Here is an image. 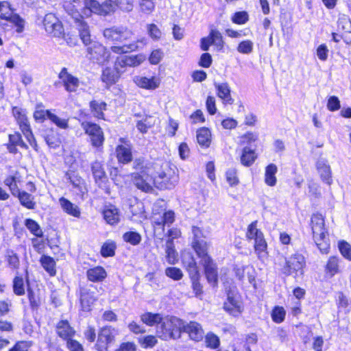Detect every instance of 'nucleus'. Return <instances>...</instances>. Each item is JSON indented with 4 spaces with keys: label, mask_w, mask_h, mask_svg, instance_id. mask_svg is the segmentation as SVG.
I'll use <instances>...</instances> for the list:
<instances>
[{
    "label": "nucleus",
    "mask_w": 351,
    "mask_h": 351,
    "mask_svg": "<svg viewBox=\"0 0 351 351\" xmlns=\"http://www.w3.org/2000/svg\"><path fill=\"white\" fill-rule=\"evenodd\" d=\"M201 264L204 267L205 274L208 282L213 287H215L217 284L218 277L217 267L215 264L213 263V259L210 260L208 263H203Z\"/></svg>",
    "instance_id": "aec40b11"
},
{
    "label": "nucleus",
    "mask_w": 351,
    "mask_h": 351,
    "mask_svg": "<svg viewBox=\"0 0 351 351\" xmlns=\"http://www.w3.org/2000/svg\"><path fill=\"white\" fill-rule=\"evenodd\" d=\"M123 239L125 242L136 245L141 242V236L136 232H128L123 235Z\"/></svg>",
    "instance_id": "de8ad7c7"
},
{
    "label": "nucleus",
    "mask_w": 351,
    "mask_h": 351,
    "mask_svg": "<svg viewBox=\"0 0 351 351\" xmlns=\"http://www.w3.org/2000/svg\"><path fill=\"white\" fill-rule=\"evenodd\" d=\"M175 214L173 211L169 210L165 212L163 215L162 219L161 221L156 222L158 225H162L164 226L166 224H171L174 221Z\"/></svg>",
    "instance_id": "338daca9"
},
{
    "label": "nucleus",
    "mask_w": 351,
    "mask_h": 351,
    "mask_svg": "<svg viewBox=\"0 0 351 351\" xmlns=\"http://www.w3.org/2000/svg\"><path fill=\"white\" fill-rule=\"evenodd\" d=\"M58 77L62 80L65 90L68 92H75L80 86L79 79L69 73L66 68L62 69Z\"/></svg>",
    "instance_id": "dca6fc26"
},
{
    "label": "nucleus",
    "mask_w": 351,
    "mask_h": 351,
    "mask_svg": "<svg viewBox=\"0 0 351 351\" xmlns=\"http://www.w3.org/2000/svg\"><path fill=\"white\" fill-rule=\"evenodd\" d=\"M45 141L47 144L51 148H56L60 145V140L59 138L53 133L47 134L45 137Z\"/></svg>",
    "instance_id": "774afa93"
},
{
    "label": "nucleus",
    "mask_w": 351,
    "mask_h": 351,
    "mask_svg": "<svg viewBox=\"0 0 351 351\" xmlns=\"http://www.w3.org/2000/svg\"><path fill=\"white\" fill-rule=\"evenodd\" d=\"M184 324L176 317L165 319L160 325L161 337L164 339L180 338L184 330Z\"/></svg>",
    "instance_id": "7ed1b4c3"
},
{
    "label": "nucleus",
    "mask_w": 351,
    "mask_h": 351,
    "mask_svg": "<svg viewBox=\"0 0 351 351\" xmlns=\"http://www.w3.org/2000/svg\"><path fill=\"white\" fill-rule=\"evenodd\" d=\"M133 82L136 86L147 90H155L159 87L160 80L158 77L152 76L147 77L141 75H136L133 77Z\"/></svg>",
    "instance_id": "f3484780"
},
{
    "label": "nucleus",
    "mask_w": 351,
    "mask_h": 351,
    "mask_svg": "<svg viewBox=\"0 0 351 351\" xmlns=\"http://www.w3.org/2000/svg\"><path fill=\"white\" fill-rule=\"evenodd\" d=\"M154 180H155L154 186L158 189H168L178 183V176L175 172H171V169H167V171L159 173Z\"/></svg>",
    "instance_id": "9b49d317"
},
{
    "label": "nucleus",
    "mask_w": 351,
    "mask_h": 351,
    "mask_svg": "<svg viewBox=\"0 0 351 351\" xmlns=\"http://www.w3.org/2000/svg\"><path fill=\"white\" fill-rule=\"evenodd\" d=\"M256 158L257 156L254 149L245 147L242 150L241 162L245 167H250L254 163Z\"/></svg>",
    "instance_id": "c756f323"
},
{
    "label": "nucleus",
    "mask_w": 351,
    "mask_h": 351,
    "mask_svg": "<svg viewBox=\"0 0 351 351\" xmlns=\"http://www.w3.org/2000/svg\"><path fill=\"white\" fill-rule=\"evenodd\" d=\"M103 215L106 222L110 225H114L120 220L119 210L112 205H110L104 209Z\"/></svg>",
    "instance_id": "a878e982"
},
{
    "label": "nucleus",
    "mask_w": 351,
    "mask_h": 351,
    "mask_svg": "<svg viewBox=\"0 0 351 351\" xmlns=\"http://www.w3.org/2000/svg\"><path fill=\"white\" fill-rule=\"evenodd\" d=\"M91 169L95 182L99 186H101L107 180V177L102 165L99 162L95 161L92 164Z\"/></svg>",
    "instance_id": "393cba45"
},
{
    "label": "nucleus",
    "mask_w": 351,
    "mask_h": 351,
    "mask_svg": "<svg viewBox=\"0 0 351 351\" xmlns=\"http://www.w3.org/2000/svg\"><path fill=\"white\" fill-rule=\"evenodd\" d=\"M311 230L313 240L323 254H328L330 249V241L328 232L325 228L324 219L321 214H313L311 217Z\"/></svg>",
    "instance_id": "f03ea898"
},
{
    "label": "nucleus",
    "mask_w": 351,
    "mask_h": 351,
    "mask_svg": "<svg viewBox=\"0 0 351 351\" xmlns=\"http://www.w3.org/2000/svg\"><path fill=\"white\" fill-rule=\"evenodd\" d=\"M246 237L248 240H254V250L258 257L263 256L267 249V243L263 232L257 228V221L252 222L247 227Z\"/></svg>",
    "instance_id": "39448f33"
},
{
    "label": "nucleus",
    "mask_w": 351,
    "mask_h": 351,
    "mask_svg": "<svg viewBox=\"0 0 351 351\" xmlns=\"http://www.w3.org/2000/svg\"><path fill=\"white\" fill-rule=\"evenodd\" d=\"M205 337L206 346L212 349L217 348L219 346L220 341L219 337L213 332H208Z\"/></svg>",
    "instance_id": "49530a36"
},
{
    "label": "nucleus",
    "mask_w": 351,
    "mask_h": 351,
    "mask_svg": "<svg viewBox=\"0 0 351 351\" xmlns=\"http://www.w3.org/2000/svg\"><path fill=\"white\" fill-rule=\"evenodd\" d=\"M13 291L17 295L25 293L24 281L22 277L16 276L13 281Z\"/></svg>",
    "instance_id": "09e8293b"
},
{
    "label": "nucleus",
    "mask_w": 351,
    "mask_h": 351,
    "mask_svg": "<svg viewBox=\"0 0 351 351\" xmlns=\"http://www.w3.org/2000/svg\"><path fill=\"white\" fill-rule=\"evenodd\" d=\"M254 48L253 43L250 40L241 42L238 47L237 51L243 54H249L252 52Z\"/></svg>",
    "instance_id": "603ef678"
},
{
    "label": "nucleus",
    "mask_w": 351,
    "mask_h": 351,
    "mask_svg": "<svg viewBox=\"0 0 351 351\" xmlns=\"http://www.w3.org/2000/svg\"><path fill=\"white\" fill-rule=\"evenodd\" d=\"M192 247L200 258V263H208L212 259L208 254L209 243L207 241H193Z\"/></svg>",
    "instance_id": "6ab92c4d"
},
{
    "label": "nucleus",
    "mask_w": 351,
    "mask_h": 351,
    "mask_svg": "<svg viewBox=\"0 0 351 351\" xmlns=\"http://www.w3.org/2000/svg\"><path fill=\"white\" fill-rule=\"evenodd\" d=\"M114 328L111 326H106L100 330L96 344L98 351H107L108 345L114 341Z\"/></svg>",
    "instance_id": "ddd939ff"
},
{
    "label": "nucleus",
    "mask_w": 351,
    "mask_h": 351,
    "mask_svg": "<svg viewBox=\"0 0 351 351\" xmlns=\"http://www.w3.org/2000/svg\"><path fill=\"white\" fill-rule=\"evenodd\" d=\"M127 61L128 66L135 67L140 65L145 60L143 55L139 54L136 56H127Z\"/></svg>",
    "instance_id": "13d9d810"
},
{
    "label": "nucleus",
    "mask_w": 351,
    "mask_h": 351,
    "mask_svg": "<svg viewBox=\"0 0 351 351\" xmlns=\"http://www.w3.org/2000/svg\"><path fill=\"white\" fill-rule=\"evenodd\" d=\"M0 18L12 23L16 32L21 33L24 29V20L17 14L13 13L10 5L7 1H0Z\"/></svg>",
    "instance_id": "423d86ee"
},
{
    "label": "nucleus",
    "mask_w": 351,
    "mask_h": 351,
    "mask_svg": "<svg viewBox=\"0 0 351 351\" xmlns=\"http://www.w3.org/2000/svg\"><path fill=\"white\" fill-rule=\"evenodd\" d=\"M215 88L217 90V96L223 100L225 104H232L233 103V99L230 95V88L228 83H215Z\"/></svg>",
    "instance_id": "5701e85b"
},
{
    "label": "nucleus",
    "mask_w": 351,
    "mask_h": 351,
    "mask_svg": "<svg viewBox=\"0 0 351 351\" xmlns=\"http://www.w3.org/2000/svg\"><path fill=\"white\" fill-rule=\"evenodd\" d=\"M339 258L336 256H330L326 265V271L330 276H335L339 272Z\"/></svg>",
    "instance_id": "a19ab883"
},
{
    "label": "nucleus",
    "mask_w": 351,
    "mask_h": 351,
    "mask_svg": "<svg viewBox=\"0 0 351 351\" xmlns=\"http://www.w3.org/2000/svg\"><path fill=\"white\" fill-rule=\"evenodd\" d=\"M139 5L141 11L146 14L152 12L155 8L153 0H140Z\"/></svg>",
    "instance_id": "680f3d73"
},
{
    "label": "nucleus",
    "mask_w": 351,
    "mask_h": 351,
    "mask_svg": "<svg viewBox=\"0 0 351 351\" xmlns=\"http://www.w3.org/2000/svg\"><path fill=\"white\" fill-rule=\"evenodd\" d=\"M7 261L9 265L14 269H17L19 266V258L16 253L12 250L8 251Z\"/></svg>",
    "instance_id": "bf43d9fd"
},
{
    "label": "nucleus",
    "mask_w": 351,
    "mask_h": 351,
    "mask_svg": "<svg viewBox=\"0 0 351 351\" xmlns=\"http://www.w3.org/2000/svg\"><path fill=\"white\" fill-rule=\"evenodd\" d=\"M43 25L45 31L54 37H61L64 34V29L62 23L52 13L45 15L43 20Z\"/></svg>",
    "instance_id": "9d476101"
},
{
    "label": "nucleus",
    "mask_w": 351,
    "mask_h": 351,
    "mask_svg": "<svg viewBox=\"0 0 351 351\" xmlns=\"http://www.w3.org/2000/svg\"><path fill=\"white\" fill-rule=\"evenodd\" d=\"M223 308L234 316L239 315L241 311V303L233 293H228L227 301L224 302Z\"/></svg>",
    "instance_id": "a211bd4d"
},
{
    "label": "nucleus",
    "mask_w": 351,
    "mask_h": 351,
    "mask_svg": "<svg viewBox=\"0 0 351 351\" xmlns=\"http://www.w3.org/2000/svg\"><path fill=\"white\" fill-rule=\"evenodd\" d=\"M106 276V271L102 267H95L87 271V277L92 282L102 281Z\"/></svg>",
    "instance_id": "7c9ffc66"
},
{
    "label": "nucleus",
    "mask_w": 351,
    "mask_h": 351,
    "mask_svg": "<svg viewBox=\"0 0 351 351\" xmlns=\"http://www.w3.org/2000/svg\"><path fill=\"white\" fill-rule=\"evenodd\" d=\"M338 29L344 32H351V21L350 18L345 14L340 16L337 21Z\"/></svg>",
    "instance_id": "c03bdc74"
},
{
    "label": "nucleus",
    "mask_w": 351,
    "mask_h": 351,
    "mask_svg": "<svg viewBox=\"0 0 351 351\" xmlns=\"http://www.w3.org/2000/svg\"><path fill=\"white\" fill-rule=\"evenodd\" d=\"M152 169L150 167H142L139 172L132 175L134 184L142 191L149 193L153 191L155 180L152 176Z\"/></svg>",
    "instance_id": "20e7f679"
},
{
    "label": "nucleus",
    "mask_w": 351,
    "mask_h": 351,
    "mask_svg": "<svg viewBox=\"0 0 351 351\" xmlns=\"http://www.w3.org/2000/svg\"><path fill=\"white\" fill-rule=\"evenodd\" d=\"M182 263L189 273V276L199 274L196 261L191 253H186L182 256Z\"/></svg>",
    "instance_id": "c85d7f7f"
},
{
    "label": "nucleus",
    "mask_w": 351,
    "mask_h": 351,
    "mask_svg": "<svg viewBox=\"0 0 351 351\" xmlns=\"http://www.w3.org/2000/svg\"><path fill=\"white\" fill-rule=\"evenodd\" d=\"M306 261L302 254L296 253L286 259L285 265L283 267V272L286 275H291L298 273L303 274V269Z\"/></svg>",
    "instance_id": "6e6552de"
},
{
    "label": "nucleus",
    "mask_w": 351,
    "mask_h": 351,
    "mask_svg": "<svg viewBox=\"0 0 351 351\" xmlns=\"http://www.w3.org/2000/svg\"><path fill=\"white\" fill-rule=\"evenodd\" d=\"M317 168L324 182L330 184L332 182L330 166L324 160H319L317 162Z\"/></svg>",
    "instance_id": "cd10ccee"
},
{
    "label": "nucleus",
    "mask_w": 351,
    "mask_h": 351,
    "mask_svg": "<svg viewBox=\"0 0 351 351\" xmlns=\"http://www.w3.org/2000/svg\"><path fill=\"white\" fill-rule=\"evenodd\" d=\"M32 343L27 341H17L14 346L8 351H28L31 347Z\"/></svg>",
    "instance_id": "69168bd1"
},
{
    "label": "nucleus",
    "mask_w": 351,
    "mask_h": 351,
    "mask_svg": "<svg viewBox=\"0 0 351 351\" xmlns=\"http://www.w3.org/2000/svg\"><path fill=\"white\" fill-rule=\"evenodd\" d=\"M166 258L169 264L174 265L178 261V254L174 249L173 241L168 239L166 243Z\"/></svg>",
    "instance_id": "4c0bfd02"
},
{
    "label": "nucleus",
    "mask_w": 351,
    "mask_h": 351,
    "mask_svg": "<svg viewBox=\"0 0 351 351\" xmlns=\"http://www.w3.org/2000/svg\"><path fill=\"white\" fill-rule=\"evenodd\" d=\"M57 332L63 339H70L74 335L75 331L67 321L62 320L57 325Z\"/></svg>",
    "instance_id": "2f4dec72"
},
{
    "label": "nucleus",
    "mask_w": 351,
    "mask_h": 351,
    "mask_svg": "<svg viewBox=\"0 0 351 351\" xmlns=\"http://www.w3.org/2000/svg\"><path fill=\"white\" fill-rule=\"evenodd\" d=\"M47 113L48 119H50L57 126L62 129H66L68 128L67 120L58 117L49 110H47Z\"/></svg>",
    "instance_id": "3c124183"
},
{
    "label": "nucleus",
    "mask_w": 351,
    "mask_h": 351,
    "mask_svg": "<svg viewBox=\"0 0 351 351\" xmlns=\"http://www.w3.org/2000/svg\"><path fill=\"white\" fill-rule=\"evenodd\" d=\"M90 110L93 116L97 119H104V111L107 104L101 100H93L89 103Z\"/></svg>",
    "instance_id": "b1692460"
},
{
    "label": "nucleus",
    "mask_w": 351,
    "mask_h": 351,
    "mask_svg": "<svg viewBox=\"0 0 351 351\" xmlns=\"http://www.w3.org/2000/svg\"><path fill=\"white\" fill-rule=\"evenodd\" d=\"M96 298L94 296V293L88 290H83L81 292L80 302L82 308L84 311H89Z\"/></svg>",
    "instance_id": "bb28decb"
},
{
    "label": "nucleus",
    "mask_w": 351,
    "mask_h": 351,
    "mask_svg": "<svg viewBox=\"0 0 351 351\" xmlns=\"http://www.w3.org/2000/svg\"><path fill=\"white\" fill-rule=\"evenodd\" d=\"M272 319L276 323H281L285 317V311L282 307H275L272 311Z\"/></svg>",
    "instance_id": "052dcab7"
},
{
    "label": "nucleus",
    "mask_w": 351,
    "mask_h": 351,
    "mask_svg": "<svg viewBox=\"0 0 351 351\" xmlns=\"http://www.w3.org/2000/svg\"><path fill=\"white\" fill-rule=\"evenodd\" d=\"M209 35L213 45L221 49L223 45V41L221 33L217 30L212 29Z\"/></svg>",
    "instance_id": "864d4df0"
},
{
    "label": "nucleus",
    "mask_w": 351,
    "mask_h": 351,
    "mask_svg": "<svg viewBox=\"0 0 351 351\" xmlns=\"http://www.w3.org/2000/svg\"><path fill=\"white\" fill-rule=\"evenodd\" d=\"M154 124V119L151 116H146L143 120L137 122L136 128L141 133H146Z\"/></svg>",
    "instance_id": "79ce46f5"
},
{
    "label": "nucleus",
    "mask_w": 351,
    "mask_h": 351,
    "mask_svg": "<svg viewBox=\"0 0 351 351\" xmlns=\"http://www.w3.org/2000/svg\"><path fill=\"white\" fill-rule=\"evenodd\" d=\"M66 10L77 25L84 22L83 21L82 15L74 8V5L72 4L69 3L68 5V8H66Z\"/></svg>",
    "instance_id": "5fc2aeb1"
},
{
    "label": "nucleus",
    "mask_w": 351,
    "mask_h": 351,
    "mask_svg": "<svg viewBox=\"0 0 351 351\" xmlns=\"http://www.w3.org/2000/svg\"><path fill=\"white\" fill-rule=\"evenodd\" d=\"M13 114L17 121L22 132L27 133L31 130L30 125L25 112L20 108L14 107L12 110Z\"/></svg>",
    "instance_id": "4be33fe9"
},
{
    "label": "nucleus",
    "mask_w": 351,
    "mask_h": 351,
    "mask_svg": "<svg viewBox=\"0 0 351 351\" xmlns=\"http://www.w3.org/2000/svg\"><path fill=\"white\" fill-rule=\"evenodd\" d=\"M122 144L117 145L116 155L119 162L127 164L132 161V145L130 142L123 138L119 139Z\"/></svg>",
    "instance_id": "4468645a"
},
{
    "label": "nucleus",
    "mask_w": 351,
    "mask_h": 351,
    "mask_svg": "<svg viewBox=\"0 0 351 351\" xmlns=\"http://www.w3.org/2000/svg\"><path fill=\"white\" fill-rule=\"evenodd\" d=\"M165 274L174 280H179L183 277L182 270L177 267H170L165 269Z\"/></svg>",
    "instance_id": "4d7b16f0"
},
{
    "label": "nucleus",
    "mask_w": 351,
    "mask_h": 351,
    "mask_svg": "<svg viewBox=\"0 0 351 351\" xmlns=\"http://www.w3.org/2000/svg\"><path fill=\"white\" fill-rule=\"evenodd\" d=\"M197 141L199 145L204 147H209L210 144L211 133L206 128H202L197 132Z\"/></svg>",
    "instance_id": "72a5a7b5"
},
{
    "label": "nucleus",
    "mask_w": 351,
    "mask_h": 351,
    "mask_svg": "<svg viewBox=\"0 0 351 351\" xmlns=\"http://www.w3.org/2000/svg\"><path fill=\"white\" fill-rule=\"evenodd\" d=\"M25 225L31 233L36 237H41L43 236V231L40 226L34 220L31 219H26Z\"/></svg>",
    "instance_id": "a18cd8bd"
},
{
    "label": "nucleus",
    "mask_w": 351,
    "mask_h": 351,
    "mask_svg": "<svg viewBox=\"0 0 351 351\" xmlns=\"http://www.w3.org/2000/svg\"><path fill=\"white\" fill-rule=\"evenodd\" d=\"M40 263L45 270L51 276L56 274V262L53 258L48 256H43Z\"/></svg>",
    "instance_id": "e433bc0d"
},
{
    "label": "nucleus",
    "mask_w": 351,
    "mask_h": 351,
    "mask_svg": "<svg viewBox=\"0 0 351 351\" xmlns=\"http://www.w3.org/2000/svg\"><path fill=\"white\" fill-rule=\"evenodd\" d=\"M134 0H106L100 4L96 0H84L83 14L88 16L92 13L106 16L114 13L117 8L124 12H130L133 9Z\"/></svg>",
    "instance_id": "f257e3e1"
},
{
    "label": "nucleus",
    "mask_w": 351,
    "mask_h": 351,
    "mask_svg": "<svg viewBox=\"0 0 351 351\" xmlns=\"http://www.w3.org/2000/svg\"><path fill=\"white\" fill-rule=\"evenodd\" d=\"M232 21L236 24H244L248 21V14L244 11L236 12L232 17Z\"/></svg>",
    "instance_id": "0e129e2a"
},
{
    "label": "nucleus",
    "mask_w": 351,
    "mask_h": 351,
    "mask_svg": "<svg viewBox=\"0 0 351 351\" xmlns=\"http://www.w3.org/2000/svg\"><path fill=\"white\" fill-rule=\"evenodd\" d=\"M104 36L111 41L124 42L131 39L134 36L133 32L125 26H113L104 30Z\"/></svg>",
    "instance_id": "0eeeda50"
},
{
    "label": "nucleus",
    "mask_w": 351,
    "mask_h": 351,
    "mask_svg": "<svg viewBox=\"0 0 351 351\" xmlns=\"http://www.w3.org/2000/svg\"><path fill=\"white\" fill-rule=\"evenodd\" d=\"M158 342L156 337L152 335H147L139 339V343L143 348H152Z\"/></svg>",
    "instance_id": "6e6d98bb"
},
{
    "label": "nucleus",
    "mask_w": 351,
    "mask_h": 351,
    "mask_svg": "<svg viewBox=\"0 0 351 351\" xmlns=\"http://www.w3.org/2000/svg\"><path fill=\"white\" fill-rule=\"evenodd\" d=\"M143 44V41L138 40L135 42H133L129 45H125L123 46H113L111 47L112 51L116 53H128L130 51H133L138 48V44Z\"/></svg>",
    "instance_id": "58836bf2"
},
{
    "label": "nucleus",
    "mask_w": 351,
    "mask_h": 351,
    "mask_svg": "<svg viewBox=\"0 0 351 351\" xmlns=\"http://www.w3.org/2000/svg\"><path fill=\"white\" fill-rule=\"evenodd\" d=\"M90 58L98 64H104L110 60V53L101 44L95 43L88 49Z\"/></svg>",
    "instance_id": "f8f14e48"
},
{
    "label": "nucleus",
    "mask_w": 351,
    "mask_h": 351,
    "mask_svg": "<svg viewBox=\"0 0 351 351\" xmlns=\"http://www.w3.org/2000/svg\"><path fill=\"white\" fill-rule=\"evenodd\" d=\"M119 73L117 71H114L110 68H106L104 69L101 75V80L107 86H110L116 83L119 79Z\"/></svg>",
    "instance_id": "473e14b6"
},
{
    "label": "nucleus",
    "mask_w": 351,
    "mask_h": 351,
    "mask_svg": "<svg viewBox=\"0 0 351 351\" xmlns=\"http://www.w3.org/2000/svg\"><path fill=\"white\" fill-rule=\"evenodd\" d=\"M82 128L87 134L93 147H99L103 145L104 141V132L97 124L91 122H82Z\"/></svg>",
    "instance_id": "1a4fd4ad"
},
{
    "label": "nucleus",
    "mask_w": 351,
    "mask_h": 351,
    "mask_svg": "<svg viewBox=\"0 0 351 351\" xmlns=\"http://www.w3.org/2000/svg\"><path fill=\"white\" fill-rule=\"evenodd\" d=\"M59 204L62 209L68 215L79 218L81 215V211L79 207L73 204L69 199L64 197L59 199Z\"/></svg>",
    "instance_id": "412c9836"
},
{
    "label": "nucleus",
    "mask_w": 351,
    "mask_h": 351,
    "mask_svg": "<svg viewBox=\"0 0 351 351\" xmlns=\"http://www.w3.org/2000/svg\"><path fill=\"white\" fill-rule=\"evenodd\" d=\"M116 245L113 242H106L101 249V254L104 257L112 256L114 255Z\"/></svg>",
    "instance_id": "8fccbe9b"
},
{
    "label": "nucleus",
    "mask_w": 351,
    "mask_h": 351,
    "mask_svg": "<svg viewBox=\"0 0 351 351\" xmlns=\"http://www.w3.org/2000/svg\"><path fill=\"white\" fill-rule=\"evenodd\" d=\"M339 248L342 256L351 261V245L346 241H341L339 243Z\"/></svg>",
    "instance_id": "e2e57ef3"
},
{
    "label": "nucleus",
    "mask_w": 351,
    "mask_h": 351,
    "mask_svg": "<svg viewBox=\"0 0 351 351\" xmlns=\"http://www.w3.org/2000/svg\"><path fill=\"white\" fill-rule=\"evenodd\" d=\"M278 168L276 165L271 163L267 166L265 173V182L271 186L276 184V173H277Z\"/></svg>",
    "instance_id": "c9c22d12"
},
{
    "label": "nucleus",
    "mask_w": 351,
    "mask_h": 351,
    "mask_svg": "<svg viewBox=\"0 0 351 351\" xmlns=\"http://www.w3.org/2000/svg\"><path fill=\"white\" fill-rule=\"evenodd\" d=\"M77 28L79 30L80 36L84 44L86 45L90 44L91 39L89 27L88 25L85 22L80 23L79 25H77Z\"/></svg>",
    "instance_id": "ea45409f"
},
{
    "label": "nucleus",
    "mask_w": 351,
    "mask_h": 351,
    "mask_svg": "<svg viewBox=\"0 0 351 351\" xmlns=\"http://www.w3.org/2000/svg\"><path fill=\"white\" fill-rule=\"evenodd\" d=\"M19 199L21 204L28 209H33L35 203L33 202L32 196L26 192H19Z\"/></svg>",
    "instance_id": "37998d69"
},
{
    "label": "nucleus",
    "mask_w": 351,
    "mask_h": 351,
    "mask_svg": "<svg viewBox=\"0 0 351 351\" xmlns=\"http://www.w3.org/2000/svg\"><path fill=\"white\" fill-rule=\"evenodd\" d=\"M142 322L147 326H153L162 322V317L159 313H145L141 315Z\"/></svg>",
    "instance_id": "f704fd0d"
},
{
    "label": "nucleus",
    "mask_w": 351,
    "mask_h": 351,
    "mask_svg": "<svg viewBox=\"0 0 351 351\" xmlns=\"http://www.w3.org/2000/svg\"><path fill=\"white\" fill-rule=\"evenodd\" d=\"M183 332L187 333L190 339L195 342L202 341L204 337V330L202 325L195 321L184 324Z\"/></svg>",
    "instance_id": "2eb2a0df"
}]
</instances>
